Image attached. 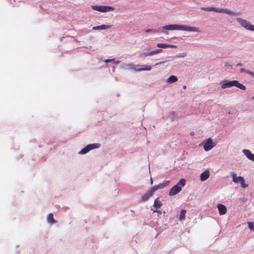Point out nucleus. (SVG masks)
Listing matches in <instances>:
<instances>
[{
    "instance_id": "obj_8",
    "label": "nucleus",
    "mask_w": 254,
    "mask_h": 254,
    "mask_svg": "<svg viewBox=\"0 0 254 254\" xmlns=\"http://www.w3.org/2000/svg\"><path fill=\"white\" fill-rule=\"evenodd\" d=\"M100 145L99 143H94L87 145L85 147L81 150L79 152L80 154H84L89 152L90 150L98 148L100 147Z\"/></svg>"
},
{
    "instance_id": "obj_1",
    "label": "nucleus",
    "mask_w": 254,
    "mask_h": 254,
    "mask_svg": "<svg viewBox=\"0 0 254 254\" xmlns=\"http://www.w3.org/2000/svg\"><path fill=\"white\" fill-rule=\"evenodd\" d=\"M163 29L164 30H183L191 32H199L198 28L196 27H191L184 25H178V24H170L165 25L163 27Z\"/></svg>"
},
{
    "instance_id": "obj_36",
    "label": "nucleus",
    "mask_w": 254,
    "mask_h": 254,
    "mask_svg": "<svg viewBox=\"0 0 254 254\" xmlns=\"http://www.w3.org/2000/svg\"><path fill=\"white\" fill-rule=\"evenodd\" d=\"M237 66H242V64H241V63H238L236 65Z\"/></svg>"
},
{
    "instance_id": "obj_35",
    "label": "nucleus",
    "mask_w": 254,
    "mask_h": 254,
    "mask_svg": "<svg viewBox=\"0 0 254 254\" xmlns=\"http://www.w3.org/2000/svg\"><path fill=\"white\" fill-rule=\"evenodd\" d=\"M190 135L193 136L194 135V132L193 131H191L190 133Z\"/></svg>"
},
{
    "instance_id": "obj_38",
    "label": "nucleus",
    "mask_w": 254,
    "mask_h": 254,
    "mask_svg": "<svg viewBox=\"0 0 254 254\" xmlns=\"http://www.w3.org/2000/svg\"><path fill=\"white\" fill-rule=\"evenodd\" d=\"M186 88V85H184L183 86V89H185Z\"/></svg>"
},
{
    "instance_id": "obj_26",
    "label": "nucleus",
    "mask_w": 254,
    "mask_h": 254,
    "mask_svg": "<svg viewBox=\"0 0 254 254\" xmlns=\"http://www.w3.org/2000/svg\"><path fill=\"white\" fill-rule=\"evenodd\" d=\"M159 30H157V29H148L147 30H146V32L147 33H148V32H153V33H156V32H159Z\"/></svg>"
},
{
    "instance_id": "obj_12",
    "label": "nucleus",
    "mask_w": 254,
    "mask_h": 254,
    "mask_svg": "<svg viewBox=\"0 0 254 254\" xmlns=\"http://www.w3.org/2000/svg\"><path fill=\"white\" fill-rule=\"evenodd\" d=\"M218 13H226V14H228L229 15H234L236 14V13L227 9V8H218Z\"/></svg>"
},
{
    "instance_id": "obj_14",
    "label": "nucleus",
    "mask_w": 254,
    "mask_h": 254,
    "mask_svg": "<svg viewBox=\"0 0 254 254\" xmlns=\"http://www.w3.org/2000/svg\"><path fill=\"white\" fill-rule=\"evenodd\" d=\"M152 195L151 192L148 190L142 196L141 201L142 202L147 201Z\"/></svg>"
},
{
    "instance_id": "obj_7",
    "label": "nucleus",
    "mask_w": 254,
    "mask_h": 254,
    "mask_svg": "<svg viewBox=\"0 0 254 254\" xmlns=\"http://www.w3.org/2000/svg\"><path fill=\"white\" fill-rule=\"evenodd\" d=\"M203 148L205 151H208L210 150H211L212 148H213L215 144L212 141V140L209 138L206 140H204L203 141Z\"/></svg>"
},
{
    "instance_id": "obj_20",
    "label": "nucleus",
    "mask_w": 254,
    "mask_h": 254,
    "mask_svg": "<svg viewBox=\"0 0 254 254\" xmlns=\"http://www.w3.org/2000/svg\"><path fill=\"white\" fill-rule=\"evenodd\" d=\"M178 80V78L174 75L170 76L167 79V82L172 83L176 82Z\"/></svg>"
},
{
    "instance_id": "obj_23",
    "label": "nucleus",
    "mask_w": 254,
    "mask_h": 254,
    "mask_svg": "<svg viewBox=\"0 0 254 254\" xmlns=\"http://www.w3.org/2000/svg\"><path fill=\"white\" fill-rule=\"evenodd\" d=\"M159 189H158V186H154V187H152L150 188V189L149 190L151 192V193L153 194V193L156 191L157 190H158Z\"/></svg>"
},
{
    "instance_id": "obj_22",
    "label": "nucleus",
    "mask_w": 254,
    "mask_h": 254,
    "mask_svg": "<svg viewBox=\"0 0 254 254\" xmlns=\"http://www.w3.org/2000/svg\"><path fill=\"white\" fill-rule=\"evenodd\" d=\"M169 181H167L165 183L160 184L157 185L158 187V189H163L166 186H167L169 184Z\"/></svg>"
},
{
    "instance_id": "obj_31",
    "label": "nucleus",
    "mask_w": 254,
    "mask_h": 254,
    "mask_svg": "<svg viewBox=\"0 0 254 254\" xmlns=\"http://www.w3.org/2000/svg\"><path fill=\"white\" fill-rule=\"evenodd\" d=\"M113 61H114V59H107V60H105V62L106 63H109V62H113Z\"/></svg>"
},
{
    "instance_id": "obj_3",
    "label": "nucleus",
    "mask_w": 254,
    "mask_h": 254,
    "mask_svg": "<svg viewBox=\"0 0 254 254\" xmlns=\"http://www.w3.org/2000/svg\"><path fill=\"white\" fill-rule=\"evenodd\" d=\"M185 180L184 179H181L176 185L170 189L169 194L171 196L177 194L182 190V188L185 186Z\"/></svg>"
},
{
    "instance_id": "obj_5",
    "label": "nucleus",
    "mask_w": 254,
    "mask_h": 254,
    "mask_svg": "<svg viewBox=\"0 0 254 254\" xmlns=\"http://www.w3.org/2000/svg\"><path fill=\"white\" fill-rule=\"evenodd\" d=\"M232 177L233 181L235 183H240L241 187L246 188L248 187V185L245 183V180L243 177L241 176L237 177L235 173H232Z\"/></svg>"
},
{
    "instance_id": "obj_10",
    "label": "nucleus",
    "mask_w": 254,
    "mask_h": 254,
    "mask_svg": "<svg viewBox=\"0 0 254 254\" xmlns=\"http://www.w3.org/2000/svg\"><path fill=\"white\" fill-rule=\"evenodd\" d=\"M217 208L220 215H222L226 214L227 212V208L225 205L219 203L217 204Z\"/></svg>"
},
{
    "instance_id": "obj_13",
    "label": "nucleus",
    "mask_w": 254,
    "mask_h": 254,
    "mask_svg": "<svg viewBox=\"0 0 254 254\" xmlns=\"http://www.w3.org/2000/svg\"><path fill=\"white\" fill-rule=\"evenodd\" d=\"M209 177V171L207 170L202 173L200 176V180L204 181L206 180Z\"/></svg>"
},
{
    "instance_id": "obj_33",
    "label": "nucleus",
    "mask_w": 254,
    "mask_h": 254,
    "mask_svg": "<svg viewBox=\"0 0 254 254\" xmlns=\"http://www.w3.org/2000/svg\"><path fill=\"white\" fill-rule=\"evenodd\" d=\"M248 74L254 77V72L253 71H249V72H248Z\"/></svg>"
},
{
    "instance_id": "obj_30",
    "label": "nucleus",
    "mask_w": 254,
    "mask_h": 254,
    "mask_svg": "<svg viewBox=\"0 0 254 254\" xmlns=\"http://www.w3.org/2000/svg\"><path fill=\"white\" fill-rule=\"evenodd\" d=\"M154 51H155V52L156 54L160 53H161L162 52V50H161V49H157V50H154Z\"/></svg>"
},
{
    "instance_id": "obj_4",
    "label": "nucleus",
    "mask_w": 254,
    "mask_h": 254,
    "mask_svg": "<svg viewBox=\"0 0 254 254\" xmlns=\"http://www.w3.org/2000/svg\"><path fill=\"white\" fill-rule=\"evenodd\" d=\"M237 21L247 30L254 31V25L252 24L249 21L241 18H237Z\"/></svg>"
},
{
    "instance_id": "obj_17",
    "label": "nucleus",
    "mask_w": 254,
    "mask_h": 254,
    "mask_svg": "<svg viewBox=\"0 0 254 254\" xmlns=\"http://www.w3.org/2000/svg\"><path fill=\"white\" fill-rule=\"evenodd\" d=\"M47 221L50 224H55L56 223V221L54 219L53 214L50 213L47 217Z\"/></svg>"
},
{
    "instance_id": "obj_11",
    "label": "nucleus",
    "mask_w": 254,
    "mask_h": 254,
    "mask_svg": "<svg viewBox=\"0 0 254 254\" xmlns=\"http://www.w3.org/2000/svg\"><path fill=\"white\" fill-rule=\"evenodd\" d=\"M243 152L249 159L254 161V154H253L249 150L244 149Z\"/></svg>"
},
{
    "instance_id": "obj_6",
    "label": "nucleus",
    "mask_w": 254,
    "mask_h": 254,
    "mask_svg": "<svg viewBox=\"0 0 254 254\" xmlns=\"http://www.w3.org/2000/svg\"><path fill=\"white\" fill-rule=\"evenodd\" d=\"M92 8L95 10L102 12H105L114 10V8L113 7L104 5H93L92 6Z\"/></svg>"
},
{
    "instance_id": "obj_25",
    "label": "nucleus",
    "mask_w": 254,
    "mask_h": 254,
    "mask_svg": "<svg viewBox=\"0 0 254 254\" xmlns=\"http://www.w3.org/2000/svg\"><path fill=\"white\" fill-rule=\"evenodd\" d=\"M248 226H249V229L251 230L254 231V223L253 222H249L248 223Z\"/></svg>"
},
{
    "instance_id": "obj_39",
    "label": "nucleus",
    "mask_w": 254,
    "mask_h": 254,
    "mask_svg": "<svg viewBox=\"0 0 254 254\" xmlns=\"http://www.w3.org/2000/svg\"><path fill=\"white\" fill-rule=\"evenodd\" d=\"M229 65V64H228V63H226V64H225V66H227V65Z\"/></svg>"
},
{
    "instance_id": "obj_34",
    "label": "nucleus",
    "mask_w": 254,
    "mask_h": 254,
    "mask_svg": "<svg viewBox=\"0 0 254 254\" xmlns=\"http://www.w3.org/2000/svg\"><path fill=\"white\" fill-rule=\"evenodd\" d=\"M186 55V53H183V54H182L181 55L178 56V57H182V58H183V57H185Z\"/></svg>"
},
{
    "instance_id": "obj_27",
    "label": "nucleus",
    "mask_w": 254,
    "mask_h": 254,
    "mask_svg": "<svg viewBox=\"0 0 254 254\" xmlns=\"http://www.w3.org/2000/svg\"><path fill=\"white\" fill-rule=\"evenodd\" d=\"M147 54H148V53H141V54H140V57H146V56H149Z\"/></svg>"
},
{
    "instance_id": "obj_24",
    "label": "nucleus",
    "mask_w": 254,
    "mask_h": 254,
    "mask_svg": "<svg viewBox=\"0 0 254 254\" xmlns=\"http://www.w3.org/2000/svg\"><path fill=\"white\" fill-rule=\"evenodd\" d=\"M111 27V25H102L100 26V30L107 29Z\"/></svg>"
},
{
    "instance_id": "obj_9",
    "label": "nucleus",
    "mask_w": 254,
    "mask_h": 254,
    "mask_svg": "<svg viewBox=\"0 0 254 254\" xmlns=\"http://www.w3.org/2000/svg\"><path fill=\"white\" fill-rule=\"evenodd\" d=\"M151 69V67L150 65H140L139 64L134 65V67L133 69V70L136 71H141L143 70L148 71Z\"/></svg>"
},
{
    "instance_id": "obj_37",
    "label": "nucleus",
    "mask_w": 254,
    "mask_h": 254,
    "mask_svg": "<svg viewBox=\"0 0 254 254\" xmlns=\"http://www.w3.org/2000/svg\"><path fill=\"white\" fill-rule=\"evenodd\" d=\"M150 183H151V185H152L153 184V181H152L151 178V182H150Z\"/></svg>"
},
{
    "instance_id": "obj_19",
    "label": "nucleus",
    "mask_w": 254,
    "mask_h": 254,
    "mask_svg": "<svg viewBox=\"0 0 254 254\" xmlns=\"http://www.w3.org/2000/svg\"><path fill=\"white\" fill-rule=\"evenodd\" d=\"M201 9L206 11H214L218 12V8L214 7H202Z\"/></svg>"
},
{
    "instance_id": "obj_16",
    "label": "nucleus",
    "mask_w": 254,
    "mask_h": 254,
    "mask_svg": "<svg viewBox=\"0 0 254 254\" xmlns=\"http://www.w3.org/2000/svg\"><path fill=\"white\" fill-rule=\"evenodd\" d=\"M122 67L125 69L133 70V69L134 67V64H123Z\"/></svg>"
},
{
    "instance_id": "obj_28",
    "label": "nucleus",
    "mask_w": 254,
    "mask_h": 254,
    "mask_svg": "<svg viewBox=\"0 0 254 254\" xmlns=\"http://www.w3.org/2000/svg\"><path fill=\"white\" fill-rule=\"evenodd\" d=\"M249 71H250L248 70H246L245 69H244L243 68H242L240 69L241 72H246V73H248V72H249Z\"/></svg>"
},
{
    "instance_id": "obj_29",
    "label": "nucleus",
    "mask_w": 254,
    "mask_h": 254,
    "mask_svg": "<svg viewBox=\"0 0 254 254\" xmlns=\"http://www.w3.org/2000/svg\"><path fill=\"white\" fill-rule=\"evenodd\" d=\"M155 54H155V51H153L148 53L147 55H149V56H152V55H154Z\"/></svg>"
},
{
    "instance_id": "obj_15",
    "label": "nucleus",
    "mask_w": 254,
    "mask_h": 254,
    "mask_svg": "<svg viewBox=\"0 0 254 254\" xmlns=\"http://www.w3.org/2000/svg\"><path fill=\"white\" fill-rule=\"evenodd\" d=\"M157 46L158 48H174L176 47L175 46L172 45H169L164 43H159L157 44Z\"/></svg>"
},
{
    "instance_id": "obj_21",
    "label": "nucleus",
    "mask_w": 254,
    "mask_h": 254,
    "mask_svg": "<svg viewBox=\"0 0 254 254\" xmlns=\"http://www.w3.org/2000/svg\"><path fill=\"white\" fill-rule=\"evenodd\" d=\"M186 210H182L180 214L179 215V220H184L185 218V214H186Z\"/></svg>"
},
{
    "instance_id": "obj_2",
    "label": "nucleus",
    "mask_w": 254,
    "mask_h": 254,
    "mask_svg": "<svg viewBox=\"0 0 254 254\" xmlns=\"http://www.w3.org/2000/svg\"><path fill=\"white\" fill-rule=\"evenodd\" d=\"M221 86L222 89L231 87L233 86H236L242 90H245L246 86L238 82L237 80L229 81L225 80L221 82Z\"/></svg>"
},
{
    "instance_id": "obj_40",
    "label": "nucleus",
    "mask_w": 254,
    "mask_h": 254,
    "mask_svg": "<svg viewBox=\"0 0 254 254\" xmlns=\"http://www.w3.org/2000/svg\"><path fill=\"white\" fill-rule=\"evenodd\" d=\"M119 62H120L119 61H117V62H116L115 63L118 64Z\"/></svg>"
},
{
    "instance_id": "obj_32",
    "label": "nucleus",
    "mask_w": 254,
    "mask_h": 254,
    "mask_svg": "<svg viewBox=\"0 0 254 254\" xmlns=\"http://www.w3.org/2000/svg\"><path fill=\"white\" fill-rule=\"evenodd\" d=\"M92 29L93 30H100V26L93 27Z\"/></svg>"
},
{
    "instance_id": "obj_41",
    "label": "nucleus",
    "mask_w": 254,
    "mask_h": 254,
    "mask_svg": "<svg viewBox=\"0 0 254 254\" xmlns=\"http://www.w3.org/2000/svg\"><path fill=\"white\" fill-rule=\"evenodd\" d=\"M253 99H254V96L252 97Z\"/></svg>"
},
{
    "instance_id": "obj_18",
    "label": "nucleus",
    "mask_w": 254,
    "mask_h": 254,
    "mask_svg": "<svg viewBox=\"0 0 254 254\" xmlns=\"http://www.w3.org/2000/svg\"><path fill=\"white\" fill-rule=\"evenodd\" d=\"M153 206L154 207H155L157 209L160 208L161 206H162V203H161V201H160L158 197L156 198L155 199V200L154 201Z\"/></svg>"
}]
</instances>
